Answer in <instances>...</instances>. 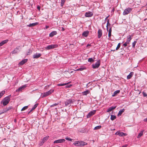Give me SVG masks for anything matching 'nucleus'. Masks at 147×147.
<instances>
[{
	"instance_id": "obj_1",
	"label": "nucleus",
	"mask_w": 147,
	"mask_h": 147,
	"mask_svg": "<svg viewBox=\"0 0 147 147\" xmlns=\"http://www.w3.org/2000/svg\"><path fill=\"white\" fill-rule=\"evenodd\" d=\"M73 144L76 146H82L86 145L87 144L85 142L81 141H75Z\"/></svg>"
},
{
	"instance_id": "obj_2",
	"label": "nucleus",
	"mask_w": 147,
	"mask_h": 147,
	"mask_svg": "<svg viewBox=\"0 0 147 147\" xmlns=\"http://www.w3.org/2000/svg\"><path fill=\"white\" fill-rule=\"evenodd\" d=\"M10 100V97L9 96L6 97L4 98L1 103H3L4 106L6 105L9 102Z\"/></svg>"
},
{
	"instance_id": "obj_3",
	"label": "nucleus",
	"mask_w": 147,
	"mask_h": 147,
	"mask_svg": "<svg viewBox=\"0 0 147 147\" xmlns=\"http://www.w3.org/2000/svg\"><path fill=\"white\" fill-rule=\"evenodd\" d=\"M54 92V90L53 89H51L49 91H48L47 92H45L43 93H42V96L41 97L42 98H43L45 97H46L51 94L53 92Z\"/></svg>"
},
{
	"instance_id": "obj_4",
	"label": "nucleus",
	"mask_w": 147,
	"mask_h": 147,
	"mask_svg": "<svg viewBox=\"0 0 147 147\" xmlns=\"http://www.w3.org/2000/svg\"><path fill=\"white\" fill-rule=\"evenodd\" d=\"M132 9L131 8L128 7L125 9L123 12V14L124 15H126L132 11Z\"/></svg>"
},
{
	"instance_id": "obj_5",
	"label": "nucleus",
	"mask_w": 147,
	"mask_h": 147,
	"mask_svg": "<svg viewBox=\"0 0 147 147\" xmlns=\"http://www.w3.org/2000/svg\"><path fill=\"white\" fill-rule=\"evenodd\" d=\"M100 60L98 61L95 64L92 65V67L93 69L98 68L100 65Z\"/></svg>"
},
{
	"instance_id": "obj_6",
	"label": "nucleus",
	"mask_w": 147,
	"mask_h": 147,
	"mask_svg": "<svg viewBox=\"0 0 147 147\" xmlns=\"http://www.w3.org/2000/svg\"><path fill=\"white\" fill-rule=\"evenodd\" d=\"M57 47V45L56 44L51 45L46 47L45 48L47 50H49L54 48H55Z\"/></svg>"
},
{
	"instance_id": "obj_7",
	"label": "nucleus",
	"mask_w": 147,
	"mask_h": 147,
	"mask_svg": "<svg viewBox=\"0 0 147 147\" xmlns=\"http://www.w3.org/2000/svg\"><path fill=\"white\" fill-rule=\"evenodd\" d=\"M115 134L116 135H118L120 136H126L127 135V134L122 132H121L120 131H117L115 133Z\"/></svg>"
},
{
	"instance_id": "obj_8",
	"label": "nucleus",
	"mask_w": 147,
	"mask_h": 147,
	"mask_svg": "<svg viewBox=\"0 0 147 147\" xmlns=\"http://www.w3.org/2000/svg\"><path fill=\"white\" fill-rule=\"evenodd\" d=\"M96 112V110H94L90 112L87 115V117L89 118L91 116L94 115Z\"/></svg>"
},
{
	"instance_id": "obj_9",
	"label": "nucleus",
	"mask_w": 147,
	"mask_h": 147,
	"mask_svg": "<svg viewBox=\"0 0 147 147\" xmlns=\"http://www.w3.org/2000/svg\"><path fill=\"white\" fill-rule=\"evenodd\" d=\"M73 103V101L71 99L67 100L65 102V103L66 106H67L71 103Z\"/></svg>"
},
{
	"instance_id": "obj_10",
	"label": "nucleus",
	"mask_w": 147,
	"mask_h": 147,
	"mask_svg": "<svg viewBox=\"0 0 147 147\" xmlns=\"http://www.w3.org/2000/svg\"><path fill=\"white\" fill-rule=\"evenodd\" d=\"M65 140L64 139H59L55 141L54 142V143H61L63 142H64L65 141Z\"/></svg>"
},
{
	"instance_id": "obj_11",
	"label": "nucleus",
	"mask_w": 147,
	"mask_h": 147,
	"mask_svg": "<svg viewBox=\"0 0 147 147\" xmlns=\"http://www.w3.org/2000/svg\"><path fill=\"white\" fill-rule=\"evenodd\" d=\"M41 55L40 53H36L33 55V58L34 59H37Z\"/></svg>"
},
{
	"instance_id": "obj_12",
	"label": "nucleus",
	"mask_w": 147,
	"mask_h": 147,
	"mask_svg": "<svg viewBox=\"0 0 147 147\" xmlns=\"http://www.w3.org/2000/svg\"><path fill=\"white\" fill-rule=\"evenodd\" d=\"M127 39L126 41V43H128L129 44L130 43V42L131 41V40L132 38L131 35H129L127 37Z\"/></svg>"
},
{
	"instance_id": "obj_13",
	"label": "nucleus",
	"mask_w": 147,
	"mask_h": 147,
	"mask_svg": "<svg viewBox=\"0 0 147 147\" xmlns=\"http://www.w3.org/2000/svg\"><path fill=\"white\" fill-rule=\"evenodd\" d=\"M93 14L91 12H87L85 13V16L86 17H92Z\"/></svg>"
},
{
	"instance_id": "obj_14",
	"label": "nucleus",
	"mask_w": 147,
	"mask_h": 147,
	"mask_svg": "<svg viewBox=\"0 0 147 147\" xmlns=\"http://www.w3.org/2000/svg\"><path fill=\"white\" fill-rule=\"evenodd\" d=\"M98 38H100L102 34V30L100 29H99L98 31Z\"/></svg>"
},
{
	"instance_id": "obj_15",
	"label": "nucleus",
	"mask_w": 147,
	"mask_h": 147,
	"mask_svg": "<svg viewBox=\"0 0 147 147\" xmlns=\"http://www.w3.org/2000/svg\"><path fill=\"white\" fill-rule=\"evenodd\" d=\"M89 32L88 31H85L83 32L82 34L83 36L86 37L89 34Z\"/></svg>"
},
{
	"instance_id": "obj_16",
	"label": "nucleus",
	"mask_w": 147,
	"mask_h": 147,
	"mask_svg": "<svg viewBox=\"0 0 147 147\" xmlns=\"http://www.w3.org/2000/svg\"><path fill=\"white\" fill-rule=\"evenodd\" d=\"M28 61L27 59H24L20 62L19 63V65H22L24 64L26 62Z\"/></svg>"
},
{
	"instance_id": "obj_17",
	"label": "nucleus",
	"mask_w": 147,
	"mask_h": 147,
	"mask_svg": "<svg viewBox=\"0 0 147 147\" xmlns=\"http://www.w3.org/2000/svg\"><path fill=\"white\" fill-rule=\"evenodd\" d=\"M57 32L56 31H53L51 32L49 34V36L52 37L55 35L57 34Z\"/></svg>"
},
{
	"instance_id": "obj_18",
	"label": "nucleus",
	"mask_w": 147,
	"mask_h": 147,
	"mask_svg": "<svg viewBox=\"0 0 147 147\" xmlns=\"http://www.w3.org/2000/svg\"><path fill=\"white\" fill-rule=\"evenodd\" d=\"M26 87V85H24L22 86H21L17 90V91H20L22 90L23 89H24V88H25V87Z\"/></svg>"
},
{
	"instance_id": "obj_19",
	"label": "nucleus",
	"mask_w": 147,
	"mask_h": 147,
	"mask_svg": "<svg viewBox=\"0 0 147 147\" xmlns=\"http://www.w3.org/2000/svg\"><path fill=\"white\" fill-rule=\"evenodd\" d=\"M116 106H113L110 107L107 110V112H109L114 109L116 108Z\"/></svg>"
},
{
	"instance_id": "obj_20",
	"label": "nucleus",
	"mask_w": 147,
	"mask_h": 147,
	"mask_svg": "<svg viewBox=\"0 0 147 147\" xmlns=\"http://www.w3.org/2000/svg\"><path fill=\"white\" fill-rule=\"evenodd\" d=\"M8 41V40H6L2 41L0 43V47L2 46L3 45L7 43Z\"/></svg>"
},
{
	"instance_id": "obj_21",
	"label": "nucleus",
	"mask_w": 147,
	"mask_h": 147,
	"mask_svg": "<svg viewBox=\"0 0 147 147\" xmlns=\"http://www.w3.org/2000/svg\"><path fill=\"white\" fill-rule=\"evenodd\" d=\"M125 110L124 109H123L120 110L119 111V112L117 115L118 116H121L122 114V113Z\"/></svg>"
},
{
	"instance_id": "obj_22",
	"label": "nucleus",
	"mask_w": 147,
	"mask_h": 147,
	"mask_svg": "<svg viewBox=\"0 0 147 147\" xmlns=\"http://www.w3.org/2000/svg\"><path fill=\"white\" fill-rule=\"evenodd\" d=\"M134 74V72H131L127 76V79H130L133 76Z\"/></svg>"
},
{
	"instance_id": "obj_23",
	"label": "nucleus",
	"mask_w": 147,
	"mask_h": 147,
	"mask_svg": "<svg viewBox=\"0 0 147 147\" xmlns=\"http://www.w3.org/2000/svg\"><path fill=\"white\" fill-rule=\"evenodd\" d=\"M49 136H46L44 138H43L42 140V144H44V143L46 142L49 138Z\"/></svg>"
},
{
	"instance_id": "obj_24",
	"label": "nucleus",
	"mask_w": 147,
	"mask_h": 147,
	"mask_svg": "<svg viewBox=\"0 0 147 147\" xmlns=\"http://www.w3.org/2000/svg\"><path fill=\"white\" fill-rule=\"evenodd\" d=\"M90 92V91H89L88 90H87L82 92V94L83 95H87L89 94Z\"/></svg>"
},
{
	"instance_id": "obj_25",
	"label": "nucleus",
	"mask_w": 147,
	"mask_h": 147,
	"mask_svg": "<svg viewBox=\"0 0 147 147\" xmlns=\"http://www.w3.org/2000/svg\"><path fill=\"white\" fill-rule=\"evenodd\" d=\"M38 23L36 22L34 23H33L32 24H30L29 25H27L29 27H31L32 26H35L38 24Z\"/></svg>"
},
{
	"instance_id": "obj_26",
	"label": "nucleus",
	"mask_w": 147,
	"mask_h": 147,
	"mask_svg": "<svg viewBox=\"0 0 147 147\" xmlns=\"http://www.w3.org/2000/svg\"><path fill=\"white\" fill-rule=\"evenodd\" d=\"M120 92V90H116V91L114 92V94L112 95V96H115L117 94L119 93Z\"/></svg>"
},
{
	"instance_id": "obj_27",
	"label": "nucleus",
	"mask_w": 147,
	"mask_h": 147,
	"mask_svg": "<svg viewBox=\"0 0 147 147\" xmlns=\"http://www.w3.org/2000/svg\"><path fill=\"white\" fill-rule=\"evenodd\" d=\"M143 131H142L139 134L137 137L138 138H140L143 135Z\"/></svg>"
},
{
	"instance_id": "obj_28",
	"label": "nucleus",
	"mask_w": 147,
	"mask_h": 147,
	"mask_svg": "<svg viewBox=\"0 0 147 147\" xmlns=\"http://www.w3.org/2000/svg\"><path fill=\"white\" fill-rule=\"evenodd\" d=\"M71 82H69L67 83H63V84H57V86H63L65 85H66L67 84H68L70 83Z\"/></svg>"
},
{
	"instance_id": "obj_29",
	"label": "nucleus",
	"mask_w": 147,
	"mask_h": 147,
	"mask_svg": "<svg viewBox=\"0 0 147 147\" xmlns=\"http://www.w3.org/2000/svg\"><path fill=\"white\" fill-rule=\"evenodd\" d=\"M116 118V117L115 115H111V120L113 121L115 120Z\"/></svg>"
},
{
	"instance_id": "obj_30",
	"label": "nucleus",
	"mask_w": 147,
	"mask_h": 147,
	"mask_svg": "<svg viewBox=\"0 0 147 147\" xmlns=\"http://www.w3.org/2000/svg\"><path fill=\"white\" fill-rule=\"evenodd\" d=\"M101 127V125H99L97 126L96 127H95L94 128V130H96L97 129H99Z\"/></svg>"
},
{
	"instance_id": "obj_31",
	"label": "nucleus",
	"mask_w": 147,
	"mask_h": 147,
	"mask_svg": "<svg viewBox=\"0 0 147 147\" xmlns=\"http://www.w3.org/2000/svg\"><path fill=\"white\" fill-rule=\"evenodd\" d=\"M5 91H2L1 93H0V98L5 93Z\"/></svg>"
},
{
	"instance_id": "obj_32",
	"label": "nucleus",
	"mask_w": 147,
	"mask_h": 147,
	"mask_svg": "<svg viewBox=\"0 0 147 147\" xmlns=\"http://www.w3.org/2000/svg\"><path fill=\"white\" fill-rule=\"evenodd\" d=\"M38 105V104L36 103L35 104L34 106V107L32 108V110H34L37 107Z\"/></svg>"
},
{
	"instance_id": "obj_33",
	"label": "nucleus",
	"mask_w": 147,
	"mask_h": 147,
	"mask_svg": "<svg viewBox=\"0 0 147 147\" xmlns=\"http://www.w3.org/2000/svg\"><path fill=\"white\" fill-rule=\"evenodd\" d=\"M121 45V43H119L118 44L116 48V50H118L120 47Z\"/></svg>"
},
{
	"instance_id": "obj_34",
	"label": "nucleus",
	"mask_w": 147,
	"mask_h": 147,
	"mask_svg": "<svg viewBox=\"0 0 147 147\" xmlns=\"http://www.w3.org/2000/svg\"><path fill=\"white\" fill-rule=\"evenodd\" d=\"M28 107V106H26L24 107L21 109V111H24L26 109H27Z\"/></svg>"
},
{
	"instance_id": "obj_35",
	"label": "nucleus",
	"mask_w": 147,
	"mask_h": 147,
	"mask_svg": "<svg viewBox=\"0 0 147 147\" xmlns=\"http://www.w3.org/2000/svg\"><path fill=\"white\" fill-rule=\"evenodd\" d=\"M32 53V51L31 50H28V51L27 52V55H29L30 54H31Z\"/></svg>"
},
{
	"instance_id": "obj_36",
	"label": "nucleus",
	"mask_w": 147,
	"mask_h": 147,
	"mask_svg": "<svg viewBox=\"0 0 147 147\" xmlns=\"http://www.w3.org/2000/svg\"><path fill=\"white\" fill-rule=\"evenodd\" d=\"M94 60L92 58H90L88 59V62H92L94 61Z\"/></svg>"
},
{
	"instance_id": "obj_37",
	"label": "nucleus",
	"mask_w": 147,
	"mask_h": 147,
	"mask_svg": "<svg viewBox=\"0 0 147 147\" xmlns=\"http://www.w3.org/2000/svg\"><path fill=\"white\" fill-rule=\"evenodd\" d=\"M110 25V24L109 23V20H108L107 21V30H108V26L109 25Z\"/></svg>"
},
{
	"instance_id": "obj_38",
	"label": "nucleus",
	"mask_w": 147,
	"mask_h": 147,
	"mask_svg": "<svg viewBox=\"0 0 147 147\" xmlns=\"http://www.w3.org/2000/svg\"><path fill=\"white\" fill-rule=\"evenodd\" d=\"M65 0H61V5L62 6H63L65 2Z\"/></svg>"
},
{
	"instance_id": "obj_39",
	"label": "nucleus",
	"mask_w": 147,
	"mask_h": 147,
	"mask_svg": "<svg viewBox=\"0 0 147 147\" xmlns=\"http://www.w3.org/2000/svg\"><path fill=\"white\" fill-rule=\"evenodd\" d=\"M136 42V41H134L132 43V47L134 48H135V46Z\"/></svg>"
},
{
	"instance_id": "obj_40",
	"label": "nucleus",
	"mask_w": 147,
	"mask_h": 147,
	"mask_svg": "<svg viewBox=\"0 0 147 147\" xmlns=\"http://www.w3.org/2000/svg\"><path fill=\"white\" fill-rule=\"evenodd\" d=\"M59 104V103H54V104H53V105H51L50 107H53L54 106H57V105H58Z\"/></svg>"
},
{
	"instance_id": "obj_41",
	"label": "nucleus",
	"mask_w": 147,
	"mask_h": 147,
	"mask_svg": "<svg viewBox=\"0 0 147 147\" xmlns=\"http://www.w3.org/2000/svg\"><path fill=\"white\" fill-rule=\"evenodd\" d=\"M9 109H7L5 111H3V112H2V113H0V115L2 113H5L7 111H8L9 110Z\"/></svg>"
},
{
	"instance_id": "obj_42",
	"label": "nucleus",
	"mask_w": 147,
	"mask_h": 147,
	"mask_svg": "<svg viewBox=\"0 0 147 147\" xmlns=\"http://www.w3.org/2000/svg\"><path fill=\"white\" fill-rule=\"evenodd\" d=\"M86 68H84V67H82L80 68L79 69V70H80V71H82L84 70Z\"/></svg>"
},
{
	"instance_id": "obj_43",
	"label": "nucleus",
	"mask_w": 147,
	"mask_h": 147,
	"mask_svg": "<svg viewBox=\"0 0 147 147\" xmlns=\"http://www.w3.org/2000/svg\"><path fill=\"white\" fill-rule=\"evenodd\" d=\"M65 139L66 140H69V141H72V140L70 138H65Z\"/></svg>"
},
{
	"instance_id": "obj_44",
	"label": "nucleus",
	"mask_w": 147,
	"mask_h": 147,
	"mask_svg": "<svg viewBox=\"0 0 147 147\" xmlns=\"http://www.w3.org/2000/svg\"><path fill=\"white\" fill-rule=\"evenodd\" d=\"M111 35V32H109L108 36L109 38H110Z\"/></svg>"
},
{
	"instance_id": "obj_45",
	"label": "nucleus",
	"mask_w": 147,
	"mask_h": 147,
	"mask_svg": "<svg viewBox=\"0 0 147 147\" xmlns=\"http://www.w3.org/2000/svg\"><path fill=\"white\" fill-rule=\"evenodd\" d=\"M128 44V43H126V42H125L123 44V46H124L125 47H126L127 46V45Z\"/></svg>"
},
{
	"instance_id": "obj_46",
	"label": "nucleus",
	"mask_w": 147,
	"mask_h": 147,
	"mask_svg": "<svg viewBox=\"0 0 147 147\" xmlns=\"http://www.w3.org/2000/svg\"><path fill=\"white\" fill-rule=\"evenodd\" d=\"M143 95L144 96H147V94L146 93H145L144 92H143Z\"/></svg>"
},
{
	"instance_id": "obj_47",
	"label": "nucleus",
	"mask_w": 147,
	"mask_h": 147,
	"mask_svg": "<svg viewBox=\"0 0 147 147\" xmlns=\"http://www.w3.org/2000/svg\"><path fill=\"white\" fill-rule=\"evenodd\" d=\"M111 31H112V29H111V28H110L109 30V32H111Z\"/></svg>"
},
{
	"instance_id": "obj_48",
	"label": "nucleus",
	"mask_w": 147,
	"mask_h": 147,
	"mask_svg": "<svg viewBox=\"0 0 147 147\" xmlns=\"http://www.w3.org/2000/svg\"><path fill=\"white\" fill-rule=\"evenodd\" d=\"M43 144H42V142H41L40 143V144H39V145L40 146H41L42 145H43Z\"/></svg>"
},
{
	"instance_id": "obj_49",
	"label": "nucleus",
	"mask_w": 147,
	"mask_h": 147,
	"mask_svg": "<svg viewBox=\"0 0 147 147\" xmlns=\"http://www.w3.org/2000/svg\"><path fill=\"white\" fill-rule=\"evenodd\" d=\"M144 121H147V118H146V119H144Z\"/></svg>"
},
{
	"instance_id": "obj_50",
	"label": "nucleus",
	"mask_w": 147,
	"mask_h": 147,
	"mask_svg": "<svg viewBox=\"0 0 147 147\" xmlns=\"http://www.w3.org/2000/svg\"><path fill=\"white\" fill-rule=\"evenodd\" d=\"M91 46V45L90 44H88L87 46H86V47H88V46Z\"/></svg>"
},
{
	"instance_id": "obj_51",
	"label": "nucleus",
	"mask_w": 147,
	"mask_h": 147,
	"mask_svg": "<svg viewBox=\"0 0 147 147\" xmlns=\"http://www.w3.org/2000/svg\"><path fill=\"white\" fill-rule=\"evenodd\" d=\"M62 31H64L65 30V29L64 28L62 27Z\"/></svg>"
},
{
	"instance_id": "obj_52",
	"label": "nucleus",
	"mask_w": 147,
	"mask_h": 147,
	"mask_svg": "<svg viewBox=\"0 0 147 147\" xmlns=\"http://www.w3.org/2000/svg\"><path fill=\"white\" fill-rule=\"evenodd\" d=\"M37 8L39 10H40V7L39 6L37 7Z\"/></svg>"
},
{
	"instance_id": "obj_53",
	"label": "nucleus",
	"mask_w": 147,
	"mask_h": 147,
	"mask_svg": "<svg viewBox=\"0 0 147 147\" xmlns=\"http://www.w3.org/2000/svg\"><path fill=\"white\" fill-rule=\"evenodd\" d=\"M33 110H32V109H31V110H30V111L28 112V113H30Z\"/></svg>"
},
{
	"instance_id": "obj_54",
	"label": "nucleus",
	"mask_w": 147,
	"mask_h": 147,
	"mask_svg": "<svg viewBox=\"0 0 147 147\" xmlns=\"http://www.w3.org/2000/svg\"><path fill=\"white\" fill-rule=\"evenodd\" d=\"M89 83L88 84H87L86 85V88H88L89 87L88 84H89Z\"/></svg>"
},
{
	"instance_id": "obj_55",
	"label": "nucleus",
	"mask_w": 147,
	"mask_h": 147,
	"mask_svg": "<svg viewBox=\"0 0 147 147\" xmlns=\"http://www.w3.org/2000/svg\"><path fill=\"white\" fill-rule=\"evenodd\" d=\"M127 146L126 145H125L121 147H126Z\"/></svg>"
},
{
	"instance_id": "obj_56",
	"label": "nucleus",
	"mask_w": 147,
	"mask_h": 147,
	"mask_svg": "<svg viewBox=\"0 0 147 147\" xmlns=\"http://www.w3.org/2000/svg\"><path fill=\"white\" fill-rule=\"evenodd\" d=\"M46 28L47 29L49 28V26H46Z\"/></svg>"
},
{
	"instance_id": "obj_57",
	"label": "nucleus",
	"mask_w": 147,
	"mask_h": 147,
	"mask_svg": "<svg viewBox=\"0 0 147 147\" xmlns=\"http://www.w3.org/2000/svg\"><path fill=\"white\" fill-rule=\"evenodd\" d=\"M76 71H80V70H79V69H77V70H76Z\"/></svg>"
},
{
	"instance_id": "obj_58",
	"label": "nucleus",
	"mask_w": 147,
	"mask_h": 147,
	"mask_svg": "<svg viewBox=\"0 0 147 147\" xmlns=\"http://www.w3.org/2000/svg\"><path fill=\"white\" fill-rule=\"evenodd\" d=\"M108 18V17H107L106 18V19H107V18Z\"/></svg>"
},
{
	"instance_id": "obj_59",
	"label": "nucleus",
	"mask_w": 147,
	"mask_h": 147,
	"mask_svg": "<svg viewBox=\"0 0 147 147\" xmlns=\"http://www.w3.org/2000/svg\"><path fill=\"white\" fill-rule=\"evenodd\" d=\"M111 51H115V50H111Z\"/></svg>"
},
{
	"instance_id": "obj_60",
	"label": "nucleus",
	"mask_w": 147,
	"mask_h": 147,
	"mask_svg": "<svg viewBox=\"0 0 147 147\" xmlns=\"http://www.w3.org/2000/svg\"><path fill=\"white\" fill-rule=\"evenodd\" d=\"M16 50V49H15V50H14V51H13V53H14V52H15V50Z\"/></svg>"
},
{
	"instance_id": "obj_61",
	"label": "nucleus",
	"mask_w": 147,
	"mask_h": 147,
	"mask_svg": "<svg viewBox=\"0 0 147 147\" xmlns=\"http://www.w3.org/2000/svg\"><path fill=\"white\" fill-rule=\"evenodd\" d=\"M16 49H18V48H16Z\"/></svg>"
},
{
	"instance_id": "obj_62",
	"label": "nucleus",
	"mask_w": 147,
	"mask_h": 147,
	"mask_svg": "<svg viewBox=\"0 0 147 147\" xmlns=\"http://www.w3.org/2000/svg\"><path fill=\"white\" fill-rule=\"evenodd\" d=\"M67 87H70V86H68Z\"/></svg>"
}]
</instances>
